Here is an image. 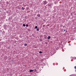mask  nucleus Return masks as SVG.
Returning <instances> with one entry per match:
<instances>
[{"label": "nucleus", "instance_id": "obj_1", "mask_svg": "<svg viewBox=\"0 0 76 76\" xmlns=\"http://www.w3.org/2000/svg\"><path fill=\"white\" fill-rule=\"evenodd\" d=\"M44 38H45V39H46V38H47V36H46V35H44Z\"/></svg>", "mask_w": 76, "mask_h": 76}, {"label": "nucleus", "instance_id": "obj_2", "mask_svg": "<svg viewBox=\"0 0 76 76\" xmlns=\"http://www.w3.org/2000/svg\"><path fill=\"white\" fill-rule=\"evenodd\" d=\"M50 38H51V37H50V36H48V39H50Z\"/></svg>", "mask_w": 76, "mask_h": 76}, {"label": "nucleus", "instance_id": "obj_3", "mask_svg": "<svg viewBox=\"0 0 76 76\" xmlns=\"http://www.w3.org/2000/svg\"><path fill=\"white\" fill-rule=\"evenodd\" d=\"M34 72V70L30 69L29 71V72Z\"/></svg>", "mask_w": 76, "mask_h": 76}, {"label": "nucleus", "instance_id": "obj_4", "mask_svg": "<svg viewBox=\"0 0 76 76\" xmlns=\"http://www.w3.org/2000/svg\"><path fill=\"white\" fill-rule=\"evenodd\" d=\"M37 16H38V17H40V15L39 14H38L37 15Z\"/></svg>", "mask_w": 76, "mask_h": 76}, {"label": "nucleus", "instance_id": "obj_5", "mask_svg": "<svg viewBox=\"0 0 76 76\" xmlns=\"http://www.w3.org/2000/svg\"><path fill=\"white\" fill-rule=\"evenodd\" d=\"M72 58H73V59H74V60H76V57H73Z\"/></svg>", "mask_w": 76, "mask_h": 76}, {"label": "nucleus", "instance_id": "obj_6", "mask_svg": "<svg viewBox=\"0 0 76 76\" xmlns=\"http://www.w3.org/2000/svg\"><path fill=\"white\" fill-rule=\"evenodd\" d=\"M38 27L37 26H36V27L34 28V29H37Z\"/></svg>", "mask_w": 76, "mask_h": 76}, {"label": "nucleus", "instance_id": "obj_7", "mask_svg": "<svg viewBox=\"0 0 76 76\" xmlns=\"http://www.w3.org/2000/svg\"><path fill=\"white\" fill-rule=\"evenodd\" d=\"M28 44H27V43H26L24 44V46H27V45Z\"/></svg>", "mask_w": 76, "mask_h": 76}, {"label": "nucleus", "instance_id": "obj_8", "mask_svg": "<svg viewBox=\"0 0 76 76\" xmlns=\"http://www.w3.org/2000/svg\"><path fill=\"white\" fill-rule=\"evenodd\" d=\"M39 53H40V54H41L42 53V52L41 51H40L39 52Z\"/></svg>", "mask_w": 76, "mask_h": 76}, {"label": "nucleus", "instance_id": "obj_9", "mask_svg": "<svg viewBox=\"0 0 76 76\" xmlns=\"http://www.w3.org/2000/svg\"><path fill=\"white\" fill-rule=\"evenodd\" d=\"M23 26H26V25L25 24H23Z\"/></svg>", "mask_w": 76, "mask_h": 76}, {"label": "nucleus", "instance_id": "obj_10", "mask_svg": "<svg viewBox=\"0 0 76 76\" xmlns=\"http://www.w3.org/2000/svg\"><path fill=\"white\" fill-rule=\"evenodd\" d=\"M34 72H37V69H34Z\"/></svg>", "mask_w": 76, "mask_h": 76}, {"label": "nucleus", "instance_id": "obj_11", "mask_svg": "<svg viewBox=\"0 0 76 76\" xmlns=\"http://www.w3.org/2000/svg\"><path fill=\"white\" fill-rule=\"evenodd\" d=\"M37 31H39V28L37 29Z\"/></svg>", "mask_w": 76, "mask_h": 76}, {"label": "nucleus", "instance_id": "obj_12", "mask_svg": "<svg viewBox=\"0 0 76 76\" xmlns=\"http://www.w3.org/2000/svg\"><path fill=\"white\" fill-rule=\"evenodd\" d=\"M26 27H28V25L26 24Z\"/></svg>", "mask_w": 76, "mask_h": 76}, {"label": "nucleus", "instance_id": "obj_13", "mask_svg": "<svg viewBox=\"0 0 76 76\" xmlns=\"http://www.w3.org/2000/svg\"><path fill=\"white\" fill-rule=\"evenodd\" d=\"M44 4H46V3H45V1L44 2Z\"/></svg>", "mask_w": 76, "mask_h": 76}, {"label": "nucleus", "instance_id": "obj_14", "mask_svg": "<svg viewBox=\"0 0 76 76\" xmlns=\"http://www.w3.org/2000/svg\"><path fill=\"white\" fill-rule=\"evenodd\" d=\"M58 64L57 63H56V65H57Z\"/></svg>", "mask_w": 76, "mask_h": 76}, {"label": "nucleus", "instance_id": "obj_15", "mask_svg": "<svg viewBox=\"0 0 76 76\" xmlns=\"http://www.w3.org/2000/svg\"><path fill=\"white\" fill-rule=\"evenodd\" d=\"M75 69H76V66H75Z\"/></svg>", "mask_w": 76, "mask_h": 76}, {"label": "nucleus", "instance_id": "obj_16", "mask_svg": "<svg viewBox=\"0 0 76 76\" xmlns=\"http://www.w3.org/2000/svg\"><path fill=\"white\" fill-rule=\"evenodd\" d=\"M22 9H23V7H22Z\"/></svg>", "mask_w": 76, "mask_h": 76}, {"label": "nucleus", "instance_id": "obj_17", "mask_svg": "<svg viewBox=\"0 0 76 76\" xmlns=\"http://www.w3.org/2000/svg\"><path fill=\"white\" fill-rule=\"evenodd\" d=\"M63 28H64V26H63Z\"/></svg>", "mask_w": 76, "mask_h": 76}, {"label": "nucleus", "instance_id": "obj_18", "mask_svg": "<svg viewBox=\"0 0 76 76\" xmlns=\"http://www.w3.org/2000/svg\"><path fill=\"white\" fill-rule=\"evenodd\" d=\"M1 1H2V0H1Z\"/></svg>", "mask_w": 76, "mask_h": 76}, {"label": "nucleus", "instance_id": "obj_19", "mask_svg": "<svg viewBox=\"0 0 76 76\" xmlns=\"http://www.w3.org/2000/svg\"><path fill=\"white\" fill-rule=\"evenodd\" d=\"M64 31H65V30H64Z\"/></svg>", "mask_w": 76, "mask_h": 76}, {"label": "nucleus", "instance_id": "obj_20", "mask_svg": "<svg viewBox=\"0 0 76 76\" xmlns=\"http://www.w3.org/2000/svg\"><path fill=\"white\" fill-rule=\"evenodd\" d=\"M43 26H44V25H43Z\"/></svg>", "mask_w": 76, "mask_h": 76}, {"label": "nucleus", "instance_id": "obj_21", "mask_svg": "<svg viewBox=\"0 0 76 76\" xmlns=\"http://www.w3.org/2000/svg\"><path fill=\"white\" fill-rule=\"evenodd\" d=\"M71 61H72L71 60Z\"/></svg>", "mask_w": 76, "mask_h": 76}]
</instances>
